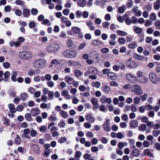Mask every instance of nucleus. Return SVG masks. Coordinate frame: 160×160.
I'll list each match as a JSON object with an SVG mask.
<instances>
[{
  "label": "nucleus",
  "instance_id": "f257e3e1",
  "mask_svg": "<svg viewBox=\"0 0 160 160\" xmlns=\"http://www.w3.org/2000/svg\"><path fill=\"white\" fill-rule=\"evenodd\" d=\"M60 48V45L56 43H52L48 45L46 47V50L50 53L55 52Z\"/></svg>",
  "mask_w": 160,
  "mask_h": 160
},
{
  "label": "nucleus",
  "instance_id": "f03ea898",
  "mask_svg": "<svg viewBox=\"0 0 160 160\" xmlns=\"http://www.w3.org/2000/svg\"><path fill=\"white\" fill-rule=\"evenodd\" d=\"M46 64V60L42 58L38 59L35 60L32 63L33 68L36 69L43 68Z\"/></svg>",
  "mask_w": 160,
  "mask_h": 160
},
{
  "label": "nucleus",
  "instance_id": "7ed1b4c3",
  "mask_svg": "<svg viewBox=\"0 0 160 160\" xmlns=\"http://www.w3.org/2000/svg\"><path fill=\"white\" fill-rule=\"evenodd\" d=\"M18 56L22 59L30 60L32 58L33 55L32 52L29 51H22L19 52Z\"/></svg>",
  "mask_w": 160,
  "mask_h": 160
},
{
  "label": "nucleus",
  "instance_id": "20e7f679",
  "mask_svg": "<svg viewBox=\"0 0 160 160\" xmlns=\"http://www.w3.org/2000/svg\"><path fill=\"white\" fill-rule=\"evenodd\" d=\"M125 63L126 66L130 69L136 68L138 67V64L132 60V58L127 60L125 61Z\"/></svg>",
  "mask_w": 160,
  "mask_h": 160
},
{
  "label": "nucleus",
  "instance_id": "39448f33",
  "mask_svg": "<svg viewBox=\"0 0 160 160\" xmlns=\"http://www.w3.org/2000/svg\"><path fill=\"white\" fill-rule=\"evenodd\" d=\"M62 55L65 57L68 58H74L76 57L77 53L74 51L71 50H66L62 52Z\"/></svg>",
  "mask_w": 160,
  "mask_h": 160
},
{
  "label": "nucleus",
  "instance_id": "423d86ee",
  "mask_svg": "<svg viewBox=\"0 0 160 160\" xmlns=\"http://www.w3.org/2000/svg\"><path fill=\"white\" fill-rule=\"evenodd\" d=\"M131 91L137 95H141L142 93L141 87L137 85H134L132 86Z\"/></svg>",
  "mask_w": 160,
  "mask_h": 160
},
{
  "label": "nucleus",
  "instance_id": "0eeeda50",
  "mask_svg": "<svg viewBox=\"0 0 160 160\" xmlns=\"http://www.w3.org/2000/svg\"><path fill=\"white\" fill-rule=\"evenodd\" d=\"M98 73V70L95 67H90L88 68V70L84 73V76H87L90 74L97 75Z\"/></svg>",
  "mask_w": 160,
  "mask_h": 160
},
{
  "label": "nucleus",
  "instance_id": "6e6552de",
  "mask_svg": "<svg viewBox=\"0 0 160 160\" xmlns=\"http://www.w3.org/2000/svg\"><path fill=\"white\" fill-rule=\"evenodd\" d=\"M149 78L150 81L153 84H157L160 81V79L158 78L156 75L153 72L149 73Z\"/></svg>",
  "mask_w": 160,
  "mask_h": 160
},
{
  "label": "nucleus",
  "instance_id": "1a4fd4ad",
  "mask_svg": "<svg viewBox=\"0 0 160 160\" xmlns=\"http://www.w3.org/2000/svg\"><path fill=\"white\" fill-rule=\"evenodd\" d=\"M110 121L108 118H106L105 120L104 123L102 125V128L105 130L107 132L111 131L110 126Z\"/></svg>",
  "mask_w": 160,
  "mask_h": 160
},
{
  "label": "nucleus",
  "instance_id": "9d476101",
  "mask_svg": "<svg viewBox=\"0 0 160 160\" xmlns=\"http://www.w3.org/2000/svg\"><path fill=\"white\" fill-rule=\"evenodd\" d=\"M125 77L126 79L129 82L134 83L136 81V77L133 74L128 73L126 74Z\"/></svg>",
  "mask_w": 160,
  "mask_h": 160
},
{
  "label": "nucleus",
  "instance_id": "9b49d317",
  "mask_svg": "<svg viewBox=\"0 0 160 160\" xmlns=\"http://www.w3.org/2000/svg\"><path fill=\"white\" fill-rule=\"evenodd\" d=\"M89 54L90 58L93 61H98L99 60V55L97 51H92Z\"/></svg>",
  "mask_w": 160,
  "mask_h": 160
},
{
  "label": "nucleus",
  "instance_id": "f8f14e48",
  "mask_svg": "<svg viewBox=\"0 0 160 160\" xmlns=\"http://www.w3.org/2000/svg\"><path fill=\"white\" fill-rule=\"evenodd\" d=\"M72 30L73 33L78 35V37L79 38H82L83 35L81 32V29L77 27H72Z\"/></svg>",
  "mask_w": 160,
  "mask_h": 160
},
{
  "label": "nucleus",
  "instance_id": "ddd939ff",
  "mask_svg": "<svg viewBox=\"0 0 160 160\" xmlns=\"http://www.w3.org/2000/svg\"><path fill=\"white\" fill-rule=\"evenodd\" d=\"M100 102L102 104H110L112 102V99L110 98L106 97L105 96H102L100 98Z\"/></svg>",
  "mask_w": 160,
  "mask_h": 160
},
{
  "label": "nucleus",
  "instance_id": "4468645a",
  "mask_svg": "<svg viewBox=\"0 0 160 160\" xmlns=\"http://www.w3.org/2000/svg\"><path fill=\"white\" fill-rule=\"evenodd\" d=\"M138 8L137 6H134L132 9V12L135 16L137 17H140L142 15V12L138 9Z\"/></svg>",
  "mask_w": 160,
  "mask_h": 160
},
{
  "label": "nucleus",
  "instance_id": "2eb2a0df",
  "mask_svg": "<svg viewBox=\"0 0 160 160\" xmlns=\"http://www.w3.org/2000/svg\"><path fill=\"white\" fill-rule=\"evenodd\" d=\"M41 72L40 70L38 69L35 70L30 69L28 72V75L30 76H32L34 75H36L39 74Z\"/></svg>",
  "mask_w": 160,
  "mask_h": 160
},
{
  "label": "nucleus",
  "instance_id": "dca6fc26",
  "mask_svg": "<svg viewBox=\"0 0 160 160\" xmlns=\"http://www.w3.org/2000/svg\"><path fill=\"white\" fill-rule=\"evenodd\" d=\"M92 103L93 105V108L96 110L99 108V104L98 103V99L95 98H92L91 100Z\"/></svg>",
  "mask_w": 160,
  "mask_h": 160
},
{
  "label": "nucleus",
  "instance_id": "f3484780",
  "mask_svg": "<svg viewBox=\"0 0 160 160\" xmlns=\"http://www.w3.org/2000/svg\"><path fill=\"white\" fill-rule=\"evenodd\" d=\"M40 112L38 108H32L31 111V113L32 115L35 117L39 114Z\"/></svg>",
  "mask_w": 160,
  "mask_h": 160
},
{
  "label": "nucleus",
  "instance_id": "a211bd4d",
  "mask_svg": "<svg viewBox=\"0 0 160 160\" xmlns=\"http://www.w3.org/2000/svg\"><path fill=\"white\" fill-rule=\"evenodd\" d=\"M61 94L65 97L66 99L69 100L71 98V96L69 94L68 92L66 90H63L62 91Z\"/></svg>",
  "mask_w": 160,
  "mask_h": 160
},
{
  "label": "nucleus",
  "instance_id": "6ab92c4d",
  "mask_svg": "<svg viewBox=\"0 0 160 160\" xmlns=\"http://www.w3.org/2000/svg\"><path fill=\"white\" fill-rule=\"evenodd\" d=\"M86 120L90 123L94 122L95 120L94 118L92 116V114H89L85 116Z\"/></svg>",
  "mask_w": 160,
  "mask_h": 160
},
{
  "label": "nucleus",
  "instance_id": "aec40b11",
  "mask_svg": "<svg viewBox=\"0 0 160 160\" xmlns=\"http://www.w3.org/2000/svg\"><path fill=\"white\" fill-rule=\"evenodd\" d=\"M92 45L95 47H97L102 44V42L99 40H92Z\"/></svg>",
  "mask_w": 160,
  "mask_h": 160
},
{
  "label": "nucleus",
  "instance_id": "412c9836",
  "mask_svg": "<svg viewBox=\"0 0 160 160\" xmlns=\"http://www.w3.org/2000/svg\"><path fill=\"white\" fill-rule=\"evenodd\" d=\"M133 149L132 151V155L135 157H138L140 155V151L139 149L136 148Z\"/></svg>",
  "mask_w": 160,
  "mask_h": 160
},
{
  "label": "nucleus",
  "instance_id": "4be33fe9",
  "mask_svg": "<svg viewBox=\"0 0 160 160\" xmlns=\"http://www.w3.org/2000/svg\"><path fill=\"white\" fill-rule=\"evenodd\" d=\"M8 108L9 111L12 113H14L16 112V109L15 108V106L13 104L10 103L8 105Z\"/></svg>",
  "mask_w": 160,
  "mask_h": 160
},
{
  "label": "nucleus",
  "instance_id": "5701e85b",
  "mask_svg": "<svg viewBox=\"0 0 160 160\" xmlns=\"http://www.w3.org/2000/svg\"><path fill=\"white\" fill-rule=\"evenodd\" d=\"M107 77L110 79L114 80L117 78V75L114 73L110 72L108 73Z\"/></svg>",
  "mask_w": 160,
  "mask_h": 160
},
{
  "label": "nucleus",
  "instance_id": "b1692460",
  "mask_svg": "<svg viewBox=\"0 0 160 160\" xmlns=\"http://www.w3.org/2000/svg\"><path fill=\"white\" fill-rule=\"evenodd\" d=\"M87 3L86 0H78L77 4L78 6L82 7L85 6Z\"/></svg>",
  "mask_w": 160,
  "mask_h": 160
},
{
  "label": "nucleus",
  "instance_id": "393cba45",
  "mask_svg": "<svg viewBox=\"0 0 160 160\" xmlns=\"http://www.w3.org/2000/svg\"><path fill=\"white\" fill-rule=\"evenodd\" d=\"M18 72L16 71H13L11 74V80L13 82L17 81L16 76H18Z\"/></svg>",
  "mask_w": 160,
  "mask_h": 160
},
{
  "label": "nucleus",
  "instance_id": "a878e982",
  "mask_svg": "<svg viewBox=\"0 0 160 160\" xmlns=\"http://www.w3.org/2000/svg\"><path fill=\"white\" fill-rule=\"evenodd\" d=\"M60 115L63 118L66 119L68 117V112L63 110H61L59 112Z\"/></svg>",
  "mask_w": 160,
  "mask_h": 160
},
{
  "label": "nucleus",
  "instance_id": "bb28decb",
  "mask_svg": "<svg viewBox=\"0 0 160 160\" xmlns=\"http://www.w3.org/2000/svg\"><path fill=\"white\" fill-rule=\"evenodd\" d=\"M138 46L137 43L135 41L128 44V47L131 49H134L137 48Z\"/></svg>",
  "mask_w": 160,
  "mask_h": 160
},
{
  "label": "nucleus",
  "instance_id": "cd10ccee",
  "mask_svg": "<svg viewBox=\"0 0 160 160\" xmlns=\"http://www.w3.org/2000/svg\"><path fill=\"white\" fill-rule=\"evenodd\" d=\"M133 57L135 59L139 60L142 61L144 59V57L137 53L133 54Z\"/></svg>",
  "mask_w": 160,
  "mask_h": 160
},
{
  "label": "nucleus",
  "instance_id": "c85d7f7f",
  "mask_svg": "<svg viewBox=\"0 0 160 160\" xmlns=\"http://www.w3.org/2000/svg\"><path fill=\"white\" fill-rule=\"evenodd\" d=\"M74 79L69 76H67L65 78V81L68 84H71V82L73 81Z\"/></svg>",
  "mask_w": 160,
  "mask_h": 160
},
{
  "label": "nucleus",
  "instance_id": "c756f323",
  "mask_svg": "<svg viewBox=\"0 0 160 160\" xmlns=\"http://www.w3.org/2000/svg\"><path fill=\"white\" fill-rule=\"evenodd\" d=\"M22 14L24 17L26 18L29 17L30 15V10L27 8L23 9Z\"/></svg>",
  "mask_w": 160,
  "mask_h": 160
},
{
  "label": "nucleus",
  "instance_id": "7c9ffc66",
  "mask_svg": "<svg viewBox=\"0 0 160 160\" xmlns=\"http://www.w3.org/2000/svg\"><path fill=\"white\" fill-rule=\"evenodd\" d=\"M133 30L134 32L137 34L140 33L142 31V28L137 27L136 26L133 27Z\"/></svg>",
  "mask_w": 160,
  "mask_h": 160
},
{
  "label": "nucleus",
  "instance_id": "2f4dec72",
  "mask_svg": "<svg viewBox=\"0 0 160 160\" xmlns=\"http://www.w3.org/2000/svg\"><path fill=\"white\" fill-rule=\"evenodd\" d=\"M139 81L143 83H145L147 82L148 81V78L144 76H143L138 79Z\"/></svg>",
  "mask_w": 160,
  "mask_h": 160
},
{
  "label": "nucleus",
  "instance_id": "473e14b6",
  "mask_svg": "<svg viewBox=\"0 0 160 160\" xmlns=\"http://www.w3.org/2000/svg\"><path fill=\"white\" fill-rule=\"evenodd\" d=\"M117 33L119 36L121 37L125 36L128 34L126 32L120 30H117Z\"/></svg>",
  "mask_w": 160,
  "mask_h": 160
},
{
  "label": "nucleus",
  "instance_id": "72a5a7b5",
  "mask_svg": "<svg viewBox=\"0 0 160 160\" xmlns=\"http://www.w3.org/2000/svg\"><path fill=\"white\" fill-rule=\"evenodd\" d=\"M103 91L105 93L109 94L111 91V89L108 85H105L103 88Z\"/></svg>",
  "mask_w": 160,
  "mask_h": 160
},
{
  "label": "nucleus",
  "instance_id": "f704fd0d",
  "mask_svg": "<svg viewBox=\"0 0 160 160\" xmlns=\"http://www.w3.org/2000/svg\"><path fill=\"white\" fill-rule=\"evenodd\" d=\"M129 143L130 145V148L132 149L135 148L136 147L134 145L135 141L134 139H129Z\"/></svg>",
  "mask_w": 160,
  "mask_h": 160
},
{
  "label": "nucleus",
  "instance_id": "c9c22d12",
  "mask_svg": "<svg viewBox=\"0 0 160 160\" xmlns=\"http://www.w3.org/2000/svg\"><path fill=\"white\" fill-rule=\"evenodd\" d=\"M138 125V122L135 120H132L130 122V126L132 128H136Z\"/></svg>",
  "mask_w": 160,
  "mask_h": 160
},
{
  "label": "nucleus",
  "instance_id": "e433bc0d",
  "mask_svg": "<svg viewBox=\"0 0 160 160\" xmlns=\"http://www.w3.org/2000/svg\"><path fill=\"white\" fill-rule=\"evenodd\" d=\"M101 85V83L98 81L93 82L92 83V86L93 87H95L97 88H99L100 87Z\"/></svg>",
  "mask_w": 160,
  "mask_h": 160
},
{
  "label": "nucleus",
  "instance_id": "4c0bfd02",
  "mask_svg": "<svg viewBox=\"0 0 160 160\" xmlns=\"http://www.w3.org/2000/svg\"><path fill=\"white\" fill-rule=\"evenodd\" d=\"M126 9V7L124 5H122L118 8V12L121 13H123Z\"/></svg>",
  "mask_w": 160,
  "mask_h": 160
},
{
  "label": "nucleus",
  "instance_id": "58836bf2",
  "mask_svg": "<svg viewBox=\"0 0 160 160\" xmlns=\"http://www.w3.org/2000/svg\"><path fill=\"white\" fill-rule=\"evenodd\" d=\"M66 126V123L63 119H61L58 123V126L60 128H64Z\"/></svg>",
  "mask_w": 160,
  "mask_h": 160
},
{
  "label": "nucleus",
  "instance_id": "ea45409f",
  "mask_svg": "<svg viewBox=\"0 0 160 160\" xmlns=\"http://www.w3.org/2000/svg\"><path fill=\"white\" fill-rule=\"evenodd\" d=\"M22 101L26 100L28 97V95L26 92L22 93L20 95Z\"/></svg>",
  "mask_w": 160,
  "mask_h": 160
},
{
  "label": "nucleus",
  "instance_id": "a19ab883",
  "mask_svg": "<svg viewBox=\"0 0 160 160\" xmlns=\"http://www.w3.org/2000/svg\"><path fill=\"white\" fill-rule=\"evenodd\" d=\"M82 155V153L80 151H77L75 154V158L76 160H78L79 159L80 157Z\"/></svg>",
  "mask_w": 160,
  "mask_h": 160
},
{
  "label": "nucleus",
  "instance_id": "79ce46f5",
  "mask_svg": "<svg viewBox=\"0 0 160 160\" xmlns=\"http://www.w3.org/2000/svg\"><path fill=\"white\" fill-rule=\"evenodd\" d=\"M10 75V73L8 71L6 72L4 74V77L5 78L4 79V81L5 82H7L8 81V78L9 77Z\"/></svg>",
  "mask_w": 160,
  "mask_h": 160
},
{
  "label": "nucleus",
  "instance_id": "37998d69",
  "mask_svg": "<svg viewBox=\"0 0 160 160\" xmlns=\"http://www.w3.org/2000/svg\"><path fill=\"white\" fill-rule=\"evenodd\" d=\"M126 40L125 38H120L118 39V42L121 44H125L126 42Z\"/></svg>",
  "mask_w": 160,
  "mask_h": 160
},
{
  "label": "nucleus",
  "instance_id": "c03bdc74",
  "mask_svg": "<svg viewBox=\"0 0 160 160\" xmlns=\"http://www.w3.org/2000/svg\"><path fill=\"white\" fill-rule=\"evenodd\" d=\"M149 18L152 21H155L157 17L156 14L154 12L151 13L149 16Z\"/></svg>",
  "mask_w": 160,
  "mask_h": 160
},
{
  "label": "nucleus",
  "instance_id": "a18cd8bd",
  "mask_svg": "<svg viewBox=\"0 0 160 160\" xmlns=\"http://www.w3.org/2000/svg\"><path fill=\"white\" fill-rule=\"evenodd\" d=\"M25 118L26 120L28 121H31L32 120L31 115L29 113H27L25 114Z\"/></svg>",
  "mask_w": 160,
  "mask_h": 160
},
{
  "label": "nucleus",
  "instance_id": "49530a36",
  "mask_svg": "<svg viewBox=\"0 0 160 160\" xmlns=\"http://www.w3.org/2000/svg\"><path fill=\"white\" fill-rule=\"evenodd\" d=\"M42 24L46 25L48 26L50 25L51 24V23L50 22L49 20L48 19H45L42 22Z\"/></svg>",
  "mask_w": 160,
  "mask_h": 160
},
{
  "label": "nucleus",
  "instance_id": "de8ad7c7",
  "mask_svg": "<svg viewBox=\"0 0 160 160\" xmlns=\"http://www.w3.org/2000/svg\"><path fill=\"white\" fill-rule=\"evenodd\" d=\"M15 3L17 5L21 6H24L25 4L24 2L23 1L20 0H16Z\"/></svg>",
  "mask_w": 160,
  "mask_h": 160
},
{
  "label": "nucleus",
  "instance_id": "09e8293b",
  "mask_svg": "<svg viewBox=\"0 0 160 160\" xmlns=\"http://www.w3.org/2000/svg\"><path fill=\"white\" fill-rule=\"evenodd\" d=\"M144 154L145 155H148L150 157H152V154L150 152L149 149H146L144 151Z\"/></svg>",
  "mask_w": 160,
  "mask_h": 160
},
{
  "label": "nucleus",
  "instance_id": "8fccbe9b",
  "mask_svg": "<svg viewBox=\"0 0 160 160\" xmlns=\"http://www.w3.org/2000/svg\"><path fill=\"white\" fill-rule=\"evenodd\" d=\"M151 9L152 6L149 5H146L143 8V9L144 10H146L148 12H150L151 10Z\"/></svg>",
  "mask_w": 160,
  "mask_h": 160
},
{
  "label": "nucleus",
  "instance_id": "3c124183",
  "mask_svg": "<svg viewBox=\"0 0 160 160\" xmlns=\"http://www.w3.org/2000/svg\"><path fill=\"white\" fill-rule=\"evenodd\" d=\"M21 142V138L18 135H17V136L15 138L14 140V142L15 144H19Z\"/></svg>",
  "mask_w": 160,
  "mask_h": 160
},
{
  "label": "nucleus",
  "instance_id": "603ef678",
  "mask_svg": "<svg viewBox=\"0 0 160 160\" xmlns=\"http://www.w3.org/2000/svg\"><path fill=\"white\" fill-rule=\"evenodd\" d=\"M75 75L77 77H80L82 75V72L79 70H76L74 72Z\"/></svg>",
  "mask_w": 160,
  "mask_h": 160
},
{
  "label": "nucleus",
  "instance_id": "864d4df0",
  "mask_svg": "<svg viewBox=\"0 0 160 160\" xmlns=\"http://www.w3.org/2000/svg\"><path fill=\"white\" fill-rule=\"evenodd\" d=\"M147 129L146 125L144 124H141L139 127V129L140 130L143 131H145Z\"/></svg>",
  "mask_w": 160,
  "mask_h": 160
},
{
  "label": "nucleus",
  "instance_id": "5fc2aeb1",
  "mask_svg": "<svg viewBox=\"0 0 160 160\" xmlns=\"http://www.w3.org/2000/svg\"><path fill=\"white\" fill-rule=\"evenodd\" d=\"M36 23L32 21L30 22L28 24L29 28H34L36 26Z\"/></svg>",
  "mask_w": 160,
  "mask_h": 160
},
{
  "label": "nucleus",
  "instance_id": "6e6d98bb",
  "mask_svg": "<svg viewBox=\"0 0 160 160\" xmlns=\"http://www.w3.org/2000/svg\"><path fill=\"white\" fill-rule=\"evenodd\" d=\"M48 86L50 88H53L54 86V83L52 81H49L47 82Z\"/></svg>",
  "mask_w": 160,
  "mask_h": 160
},
{
  "label": "nucleus",
  "instance_id": "4d7b16f0",
  "mask_svg": "<svg viewBox=\"0 0 160 160\" xmlns=\"http://www.w3.org/2000/svg\"><path fill=\"white\" fill-rule=\"evenodd\" d=\"M127 7L128 8H130L132 7L133 5V1L132 0H128L127 2Z\"/></svg>",
  "mask_w": 160,
  "mask_h": 160
},
{
  "label": "nucleus",
  "instance_id": "13d9d810",
  "mask_svg": "<svg viewBox=\"0 0 160 160\" xmlns=\"http://www.w3.org/2000/svg\"><path fill=\"white\" fill-rule=\"evenodd\" d=\"M160 8V3L158 2H155L154 3V8L155 10H158Z\"/></svg>",
  "mask_w": 160,
  "mask_h": 160
},
{
  "label": "nucleus",
  "instance_id": "bf43d9fd",
  "mask_svg": "<svg viewBox=\"0 0 160 160\" xmlns=\"http://www.w3.org/2000/svg\"><path fill=\"white\" fill-rule=\"evenodd\" d=\"M75 14L77 18H80L82 17V13L80 11L77 10Z\"/></svg>",
  "mask_w": 160,
  "mask_h": 160
},
{
  "label": "nucleus",
  "instance_id": "052dcab7",
  "mask_svg": "<svg viewBox=\"0 0 160 160\" xmlns=\"http://www.w3.org/2000/svg\"><path fill=\"white\" fill-rule=\"evenodd\" d=\"M48 120L50 121H56L57 120V118L56 116H54L52 115H50L48 118Z\"/></svg>",
  "mask_w": 160,
  "mask_h": 160
},
{
  "label": "nucleus",
  "instance_id": "680f3d73",
  "mask_svg": "<svg viewBox=\"0 0 160 160\" xmlns=\"http://www.w3.org/2000/svg\"><path fill=\"white\" fill-rule=\"evenodd\" d=\"M3 67L6 69L9 68L10 66V63L8 62H5L2 64Z\"/></svg>",
  "mask_w": 160,
  "mask_h": 160
},
{
  "label": "nucleus",
  "instance_id": "e2e57ef3",
  "mask_svg": "<svg viewBox=\"0 0 160 160\" xmlns=\"http://www.w3.org/2000/svg\"><path fill=\"white\" fill-rule=\"evenodd\" d=\"M148 96L147 94L144 93L142 95L140 96V98L143 101H145L147 100Z\"/></svg>",
  "mask_w": 160,
  "mask_h": 160
},
{
  "label": "nucleus",
  "instance_id": "0e129e2a",
  "mask_svg": "<svg viewBox=\"0 0 160 160\" xmlns=\"http://www.w3.org/2000/svg\"><path fill=\"white\" fill-rule=\"evenodd\" d=\"M39 129L41 132H44L46 131L47 128L45 126H43L40 127Z\"/></svg>",
  "mask_w": 160,
  "mask_h": 160
},
{
  "label": "nucleus",
  "instance_id": "69168bd1",
  "mask_svg": "<svg viewBox=\"0 0 160 160\" xmlns=\"http://www.w3.org/2000/svg\"><path fill=\"white\" fill-rule=\"evenodd\" d=\"M35 91V89L32 87H29L28 89V92L32 94H34Z\"/></svg>",
  "mask_w": 160,
  "mask_h": 160
},
{
  "label": "nucleus",
  "instance_id": "338daca9",
  "mask_svg": "<svg viewBox=\"0 0 160 160\" xmlns=\"http://www.w3.org/2000/svg\"><path fill=\"white\" fill-rule=\"evenodd\" d=\"M23 109V107L22 105H19L17 106L16 110L18 112H21Z\"/></svg>",
  "mask_w": 160,
  "mask_h": 160
},
{
  "label": "nucleus",
  "instance_id": "774afa93",
  "mask_svg": "<svg viewBox=\"0 0 160 160\" xmlns=\"http://www.w3.org/2000/svg\"><path fill=\"white\" fill-rule=\"evenodd\" d=\"M132 23L136 24L138 23V19L135 16H132L131 19Z\"/></svg>",
  "mask_w": 160,
  "mask_h": 160
}]
</instances>
